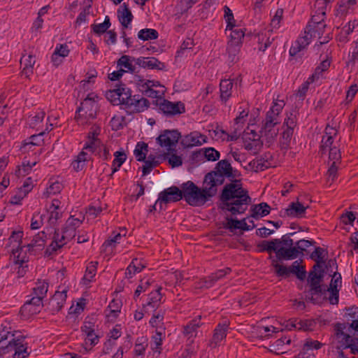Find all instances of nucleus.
<instances>
[{"label":"nucleus","instance_id":"f3484780","mask_svg":"<svg viewBox=\"0 0 358 358\" xmlns=\"http://www.w3.org/2000/svg\"><path fill=\"white\" fill-rule=\"evenodd\" d=\"M303 255V249L299 247L291 246L289 248L280 247L276 252L278 262L283 260H292Z\"/></svg>","mask_w":358,"mask_h":358},{"label":"nucleus","instance_id":"4c0bfd02","mask_svg":"<svg viewBox=\"0 0 358 358\" xmlns=\"http://www.w3.org/2000/svg\"><path fill=\"white\" fill-rule=\"evenodd\" d=\"M328 127L325 129V135L322 136L321 145L320 146L319 152L321 153L322 155L325 154L329 149L331 148V145L334 143V137L331 133L327 132Z\"/></svg>","mask_w":358,"mask_h":358},{"label":"nucleus","instance_id":"338daca9","mask_svg":"<svg viewBox=\"0 0 358 358\" xmlns=\"http://www.w3.org/2000/svg\"><path fill=\"white\" fill-rule=\"evenodd\" d=\"M162 332L157 331L156 334L152 337V340L154 343V345H152V349L159 352H160L162 349L161 346L162 345Z\"/></svg>","mask_w":358,"mask_h":358},{"label":"nucleus","instance_id":"5701e85b","mask_svg":"<svg viewBox=\"0 0 358 358\" xmlns=\"http://www.w3.org/2000/svg\"><path fill=\"white\" fill-rule=\"evenodd\" d=\"M136 64L143 68L149 69L163 70L165 64L155 57H139L136 60Z\"/></svg>","mask_w":358,"mask_h":358},{"label":"nucleus","instance_id":"3c124183","mask_svg":"<svg viewBox=\"0 0 358 358\" xmlns=\"http://www.w3.org/2000/svg\"><path fill=\"white\" fill-rule=\"evenodd\" d=\"M62 236L60 238L59 241H69L72 240L76 235V229L70 227L69 225L65 224L64 227L62 229Z\"/></svg>","mask_w":358,"mask_h":358},{"label":"nucleus","instance_id":"f257e3e1","mask_svg":"<svg viewBox=\"0 0 358 358\" xmlns=\"http://www.w3.org/2000/svg\"><path fill=\"white\" fill-rule=\"evenodd\" d=\"M106 98L113 106H124L128 114L136 113V109L141 103V96L138 94L132 95V91L126 84L120 83L115 88L106 92Z\"/></svg>","mask_w":358,"mask_h":358},{"label":"nucleus","instance_id":"a878e982","mask_svg":"<svg viewBox=\"0 0 358 358\" xmlns=\"http://www.w3.org/2000/svg\"><path fill=\"white\" fill-rule=\"evenodd\" d=\"M231 271V269L229 267L217 271L204 279L201 287L206 288L212 287L217 280L224 277L227 274L230 273Z\"/></svg>","mask_w":358,"mask_h":358},{"label":"nucleus","instance_id":"7ed1b4c3","mask_svg":"<svg viewBox=\"0 0 358 358\" xmlns=\"http://www.w3.org/2000/svg\"><path fill=\"white\" fill-rule=\"evenodd\" d=\"M180 187L182 199L192 206H201L212 197L207 187L201 189L190 180L181 184Z\"/></svg>","mask_w":358,"mask_h":358},{"label":"nucleus","instance_id":"864d4df0","mask_svg":"<svg viewBox=\"0 0 358 358\" xmlns=\"http://www.w3.org/2000/svg\"><path fill=\"white\" fill-rule=\"evenodd\" d=\"M278 122L277 121H273V120H265V122L264 123L261 130H260V132L262 133V132H264V134L266 136H268L269 134L271 135V136H277L278 135V131L277 132H274L273 134L271 133V131L273 129V128L278 124Z\"/></svg>","mask_w":358,"mask_h":358},{"label":"nucleus","instance_id":"6e6552de","mask_svg":"<svg viewBox=\"0 0 358 358\" xmlns=\"http://www.w3.org/2000/svg\"><path fill=\"white\" fill-rule=\"evenodd\" d=\"M182 199V188L173 185L159 193L156 203H159V210H164L163 204L178 202Z\"/></svg>","mask_w":358,"mask_h":358},{"label":"nucleus","instance_id":"9d476101","mask_svg":"<svg viewBox=\"0 0 358 358\" xmlns=\"http://www.w3.org/2000/svg\"><path fill=\"white\" fill-rule=\"evenodd\" d=\"M44 303L41 301L40 297H31L20 308V314L23 320H28L32 315L38 314L41 312Z\"/></svg>","mask_w":358,"mask_h":358},{"label":"nucleus","instance_id":"8fccbe9b","mask_svg":"<svg viewBox=\"0 0 358 358\" xmlns=\"http://www.w3.org/2000/svg\"><path fill=\"white\" fill-rule=\"evenodd\" d=\"M249 139L251 140L250 138ZM252 143H248L245 145V149L252 151L254 155H257L263 147V142L261 141L260 137L252 138Z\"/></svg>","mask_w":358,"mask_h":358},{"label":"nucleus","instance_id":"423d86ee","mask_svg":"<svg viewBox=\"0 0 358 358\" xmlns=\"http://www.w3.org/2000/svg\"><path fill=\"white\" fill-rule=\"evenodd\" d=\"M152 103L166 116L171 117L185 113V106L182 101L172 102L165 99L152 101Z\"/></svg>","mask_w":358,"mask_h":358},{"label":"nucleus","instance_id":"e433bc0d","mask_svg":"<svg viewBox=\"0 0 358 358\" xmlns=\"http://www.w3.org/2000/svg\"><path fill=\"white\" fill-rule=\"evenodd\" d=\"M211 171L224 174L227 178L231 176V165L227 159H222L216 164L215 169Z\"/></svg>","mask_w":358,"mask_h":358},{"label":"nucleus","instance_id":"a19ab883","mask_svg":"<svg viewBox=\"0 0 358 358\" xmlns=\"http://www.w3.org/2000/svg\"><path fill=\"white\" fill-rule=\"evenodd\" d=\"M159 37V33L154 29H143L138 33V38L142 41L155 40Z\"/></svg>","mask_w":358,"mask_h":358},{"label":"nucleus","instance_id":"f03ea898","mask_svg":"<svg viewBox=\"0 0 358 358\" xmlns=\"http://www.w3.org/2000/svg\"><path fill=\"white\" fill-rule=\"evenodd\" d=\"M220 203L218 208L223 211H228L231 206L236 208L241 206L249 205L252 202V199L246 189H237L233 184H226L219 196Z\"/></svg>","mask_w":358,"mask_h":358},{"label":"nucleus","instance_id":"774afa93","mask_svg":"<svg viewBox=\"0 0 358 358\" xmlns=\"http://www.w3.org/2000/svg\"><path fill=\"white\" fill-rule=\"evenodd\" d=\"M341 221L344 224H353L355 220L356 219L355 213L352 211H347L345 214L341 215Z\"/></svg>","mask_w":358,"mask_h":358},{"label":"nucleus","instance_id":"dca6fc26","mask_svg":"<svg viewBox=\"0 0 358 358\" xmlns=\"http://www.w3.org/2000/svg\"><path fill=\"white\" fill-rule=\"evenodd\" d=\"M331 276L332 279L329 287H327V291L330 293L328 300L331 304L336 305L338 303L339 289L338 287L341 286L342 278L341 273L336 271Z\"/></svg>","mask_w":358,"mask_h":358},{"label":"nucleus","instance_id":"2eb2a0df","mask_svg":"<svg viewBox=\"0 0 358 358\" xmlns=\"http://www.w3.org/2000/svg\"><path fill=\"white\" fill-rule=\"evenodd\" d=\"M225 178L226 176L224 174L212 171L208 173L205 176L203 183L206 185H209L208 187H207V189L208 191L210 190L211 193L210 194H212V197L214 196L217 193L216 187L224 184Z\"/></svg>","mask_w":358,"mask_h":358},{"label":"nucleus","instance_id":"bf43d9fd","mask_svg":"<svg viewBox=\"0 0 358 358\" xmlns=\"http://www.w3.org/2000/svg\"><path fill=\"white\" fill-rule=\"evenodd\" d=\"M200 320L201 317H199V319H194L190 321L185 327H184L183 334L186 336H189L195 331L201 325L199 322Z\"/></svg>","mask_w":358,"mask_h":358},{"label":"nucleus","instance_id":"473e14b6","mask_svg":"<svg viewBox=\"0 0 358 358\" xmlns=\"http://www.w3.org/2000/svg\"><path fill=\"white\" fill-rule=\"evenodd\" d=\"M162 289L161 287L156 289L155 292H152L148 295V301L147 302L146 305H145L143 307H151L152 308L157 309L161 304V301L162 299V295L160 292V290Z\"/></svg>","mask_w":358,"mask_h":358},{"label":"nucleus","instance_id":"c03bdc74","mask_svg":"<svg viewBox=\"0 0 358 358\" xmlns=\"http://www.w3.org/2000/svg\"><path fill=\"white\" fill-rule=\"evenodd\" d=\"M114 156L115 159L112 164L113 173L117 172L127 159V155L124 151H117L114 153Z\"/></svg>","mask_w":358,"mask_h":358},{"label":"nucleus","instance_id":"bb28decb","mask_svg":"<svg viewBox=\"0 0 358 358\" xmlns=\"http://www.w3.org/2000/svg\"><path fill=\"white\" fill-rule=\"evenodd\" d=\"M117 17L124 28H127L129 24L131 22L134 16L126 3H123L117 10Z\"/></svg>","mask_w":358,"mask_h":358},{"label":"nucleus","instance_id":"de8ad7c7","mask_svg":"<svg viewBox=\"0 0 358 358\" xmlns=\"http://www.w3.org/2000/svg\"><path fill=\"white\" fill-rule=\"evenodd\" d=\"M97 265V262H91L88 264L85 271V274L83 278V280L85 281V284L91 282L92 279L94 277L96 273Z\"/></svg>","mask_w":358,"mask_h":358},{"label":"nucleus","instance_id":"13d9d810","mask_svg":"<svg viewBox=\"0 0 358 358\" xmlns=\"http://www.w3.org/2000/svg\"><path fill=\"white\" fill-rule=\"evenodd\" d=\"M36 164V162L33 164H30L29 161H24L22 162V166H18L17 169L15 171V174L20 176H25L27 174L29 173L31 170V168Z\"/></svg>","mask_w":358,"mask_h":358},{"label":"nucleus","instance_id":"c85d7f7f","mask_svg":"<svg viewBox=\"0 0 358 358\" xmlns=\"http://www.w3.org/2000/svg\"><path fill=\"white\" fill-rule=\"evenodd\" d=\"M310 43V38L308 35L299 37L289 50V55L294 57L305 49Z\"/></svg>","mask_w":358,"mask_h":358},{"label":"nucleus","instance_id":"4d7b16f0","mask_svg":"<svg viewBox=\"0 0 358 358\" xmlns=\"http://www.w3.org/2000/svg\"><path fill=\"white\" fill-rule=\"evenodd\" d=\"M220 152L214 148H207L203 149V157L208 161L215 162L219 159Z\"/></svg>","mask_w":358,"mask_h":358},{"label":"nucleus","instance_id":"a211bd4d","mask_svg":"<svg viewBox=\"0 0 358 358\" xmlns=\"http://www.w3.org/2000/svg\"><path fill=\"white\" fill-rule=\"evenodd\" d=\"M23 236L22 231H13L11 235L8 238L9 243L10 244L13 241L17 242L18 245L16 249L12 250V254L13 255V258L15 264L22 265L23 263L25 262L24 259H20V252L22 250V248L25 247V245L22 246V238Z\"/></svg>","mask_w":358,"mask_h":358},{"label":"nucleus","instance_id":"0e129e2a","mask_svg":"<svg viewBox=\"0 0 358 358\" xmlns=\"http://www.w3.org/2000/svg\"><path fill=\"white\" fill-rule=\"evenodd\" d=\"M117 66H124L131 73L135 72V66L132 65L131 62H129V56L128 55H122L117 62Z\"/></svg>","mask_w":358,"mask_h":358},{"label":"nucleus","instance_id":"37998d69","mask_svg":"<svg viewBox=\"0 0 358 358\" xmlns=\"http://www.w3.org/2000/svg\"><path fill=\"white\" fill-rule=\"evenodd\" d=\"M294 132L289 129H285L282 133V137L280 140V147L281 150L285 152L290 148V142Z\"/></svg>","mask_w":358,"mask_h":358},{"label":"nucleus","instance_id":"e2e57ef3","mask_svg":"<svg viewBox=\"0 0 358 358\" xmlns=\"http://www.w3.org/2000/svg\"><path fill=\"white\" fill-rule=\"evenodd\" d=\"M296 126V117L293 113H290L287 115V117L285 119L282 127H286L285 129H289L294 132V129Z\"/></svg>","mask_w":358,"mask_h":358},{"label":"nucleus","instance_id":"09e8293b","mask_svg":"<svg viewBox=\"0 0 358 358\" xmlns=\"http://www.w3.org/2000/svg\"><path fill=\"white\" fill-rule=\"evenodd\" d=\"M224 20L227 22L226 31L232 30L236 27V20H234L232 10L227 6H224Z\"/></svg>","mask_w":358,"mask_h":358},{"label":"nucleus","instance_id":"4468645a","mask_svg":"<svg viewBox=\"0 0 358 358\" xmlns=\"http://www.w3.org/2000/svg\"><path fill=\"white\" fill-rule=\"evenodd\" d=\"M309 286L308 294L310 296L308 300L313 304L321 303L323 300L328 299L325 296L327 288L324 285L308 283Z\"/></svg>","mask_w":358,"mask_h":358},{"label":"nucleus","instance_id":"5fc2aeb1","mask_svg":"<svg viewBox=\"0 0 358 358\" xmlns=\"http://www.w3.org/2000/svg\"><path fill=\"white\" fill-rule=\"evenodd\" d=\"M121 306V301L113 299L108 306V308L110 309V313L108 314H106V316H113V317L116 318L118 315V313H120Z\"/></svg>","mask_w":358,"mask_h":358},{"label":"nucleus","instance_id":"f8f14e48","mask_svg":"<svg viewBox=\"0 0 358 358\" xmlns=\"http://www.w3.org/2000/svg\"><path fill=\"white\" fill-rule=\"evenodd\" d=\"M229 324L230 322L227 320L218 323L214 329L213 337L208 343V346L210 348L214 349L217 348L220 345L221 341L226 338Z\"/></svg>","mask_w":358,"mask_h":358},{"label":"nucleus","instance_id":"aec40b11","mask_svg":"<svg viewBox=\"0 0 358 358\" xmlns=\"http://www.w3.org/2000/svg\"><path fill=\"white\" fill-rule=\"evenodd\" d=\"M325 273V268H324L323 265L320 266V262H317V264H315L308 272L307 282L323 285Z\"/></svg>","mask_w":358,"mask_h":358},{"label":"nucleus","instance_id":"4be33fe9","mask_svg":"<svg viewBox=\"0 0 358 358\" xmlns=\"http://www.w3.org/2000/svg\"><path fill=\"white\" fill-rule=\"evenodd\" d=\"M47 234L45 231H42L38 232L34 238L31 241L28 243L25 247L28 248V252L30 254H36L37 250H42L45 244V239Z\"/></svg>","mask_w":358,"mask_h":358},{"label":"nucleus","instance_id":"72a5a7b5","mask_svg":"<svg viewBox=\"0 0 358 358\" xmlns=\"http://www.w3.org/2000/svg\"><path fill=\"white\" fill-rule=\"evenodd\" d=\"M199 138V134L196 132L190 133L181 141V145L185 148L201 145L203 142H201Z\"/></svg>","mask_w":358,"mask_h":358},{"label":"nucleus","instance_id":"b1692460","mask_svg":"<svg viewBox=\"0 0 358 358\" xmlns=\"http://www.w3.org/2000/svg\"><path fill=\"white\" fill-rule=\"evenodd\" d=\"M301 266L299 265V261H295L289 267L279 264L278 263H275L273 268H275V273L277 276L287 278L290 273L294 274L295 272L301 268Z\"/></svg>","mask_w":358,"mask_h":358},{"label":"nucleus","instance_id":"2f4dec72","mask_svg":"<svg viewBox=\"0 0 358 358\" xmlns=\"http://www.w3.org/2000/svg\"><path fill=\"white\" fill-rule=\"evenodd\" d=\"M233 83L231 80L224 79L221 80L220 84L221 100L226 102L231 95Z\"/></svg>","mask_w":358,"mask_h":358},{"label":"nucleus","instance_id":"393cba45","mask_svg":"<svg viewBox=\"0 0 358 358\" xmlns=\"http://www.w3.org/2000/svg\"><path fill=\"white\" fill-rule=\"evenodd\" d=\"M268 155L270 154L266 153L264 155H262L259 158L252 160L249 162L248 166L253 171L256 173H258L259 171H263L268 169L271 166V163L268 162ZM272 156L270 155V159H272Z\"/></svg>","mask_w":358,"mask_h":358},{"label":"nucleus","instance_id":"680f3d73","mask_svg":"<svg viewBox=\"0 0 358 358\" xmlns=\"http://www.w3.org/2000/svg\"><path fill=\"white\" fill-rule=\"evenodd\" d=\"M294 236V234H284L281 238H276L277 244L278 247L282 245V247L289 248L294 245V240L292 238Z\"/></svg>","mask_w":358,"mask_h":358},{"label":"nucleus","instance_id":"79ce46f5","mask_svg":"<svg viewBox=\"0 0 358 358\" xmlns=\"http://www.w3.org/2000/svg\"><path fill=\"white\" fill-rule=\"evenodd\" d=\"M356 3L355 0H341L337 3L336 15H345L351 6Z\"/></svg>","mask_w":358,"mask_h":358},{"label":"nucleus","instance_id":"69168bd1","mask_svg":"<svg viewBox=\"0 0 358 358\" xmlns=\"http://www.w3.org/2000/svg\"><path fill=\"white\" fill-rule=\"evenodd\" d=\"M69 53V50L68 49L66 44H61L56 47L55 52H53V58H55L56 57H65L68 56Z\"/></svg>","mask_w":358,"mask_h":358},{"label":"nucleus","instance_id":"7c9ffc66","mask_svg":"<svg viewBox=\"0 0 358 358\" xmlns=\"http://www.w3.org/2000/svg\"><path fill=\"white\" fill-rule=\"evenodd\" d=\"M100 131L101 128L99 126L94 124L92 127L91 131L88 134L89 141L85 143L83 149L90 150L92 152L94 151L95 142L98 140L96 137L99 135Z\"/></svg>","mask_w":358,"mask_h":358},{"label":"nucleus","instance_id":"ddd939ff","mask_svg":"<svg viewBox=\"0 0 358 358\" xmlns=\"http://www.w3.org/2000/svg\"><path fill=\"white\" fill-rule=\"evenodd\" d=\"M275 241H277L276 238L270 241H262L257 245L259 252H266L269 254L268 259H271L273 267H274L275 263H278L276 252H278V250L280 248Z\"/></svg>","mask_w":358,"mask_h":358},{"label":"nucleus","instance_id":"603ef678","mask_svg":"<svg viewBox=\"0 0 358 358\" xmlns=\"http://www.w3.org/2000/svg\"><path fill=\"white\" fill-rule=\"evenodd\" d=\"M291 339L287 338L286 336L282 337L275 341L271 347L272 349H271V352H275V354H282L283 352L280 351V347L283 346L285 343L290 344L291 343Z\"/></svg>","mask_w":358,"mask_h":358},{"label":"nucleus","instance_id":"39448f33","mask_svg":"<svg viewBox=\"0 0 358 358\" xmlns=\"http://www.w3.org/2000/svg\"><path fill=\"white\" fill-rule=\"evenodd\" d=\"M180 138L181 134L178 129H164L161 132L156 141L161 147L167 148L168 152L164 155V158L176 152V144Z\"/></svg>","mask_w":358,"mask_h":358},{"label":"nucleus","instance_id":"f704fd0d","mask_svg":"<svg viewBox=\"0 0 358 358\" xmlns=\"http://www.w3.org/2000/svg\"><path fill=\"white\" fill-rule=\"evenodd\" d=\"M48 282L43 280H38L36 283V286L32 289L33 297H40L41 301H43V299L46 296L48 290Z\"/></svg>","mask_w":358,"mask_h":358},{"label":"nucleus","instance_id":"ea45409f","mask_svg":"<svg viewBox=\"0 0 358 358\" xmlns=\"http://www.w3.org/2000/svg\"><path fill=\"white\" fill-rule=\"evenodd\" d=\"M145 266L142 264L138 259H134L126 269L125 275L127 278H132L136 273L141 272Z\"/></svg>","mask_w":358,"mask_h":358},{"label":"nucleus","instance_id":"1a4fd4ad","mask_svg":"<svg viewBox=\"0 0 358 358\" xmlns=\"http://www.w3.org/2000/svg\"><path fill=\"white\" fill-rule=\"evenodd\" d=\"M12 338L8 341L6 346H0V354L5 355L14 350L13 358H26L29 353L27 352V348L24 346L21 339H15L14 334H11Z\"/></svg>","mask_w":358,"mask_h":358},{"label":"nucleus","instance_id":"a18cd8bd","mask_svg":"<svg viewBox=\"0 0 358 358\" xmlns=\"http://www.w3.org/2000/svg\"><path fill=\"white\" fill-rule=\"evenodd\" d=\"M325 27H322V26L317 27V24H308L305 29V34L306 35H310L309 38L312 37H318L320 38L321 36L324 32Z\"/></svg>","mask_w":358,"mask_h":358},{"label":"nucleus","instance_id":"6ab92c4d","mask_svg":"<svg viewBox=\"0 0 358 358\" xmlns=\"http://www.w3.org/2000/svg\"><path fill=\"white\" fill-rule=\"evenodd\" d=\"M308 206H304L301 203L292 202L289 204L287 208H286L282 214L280 212L281 217H303L306 213V209Z\"/></svg>","mask_w":358,"mask_h":358},{"label":"nucleus","instance_id":"0eeeda50","mask_svg":"<svg viewBox=\"0 0 358 358\" xmlns=\"http://www.w3.org/2000/svg\"><path fill=\"white\" fill-rule=\"evenodd\" d=\"M348 325V322H336L334 325V336L339 343V345L336 348L337 351H343L345 349L349 348V347H351L350 342L357 340V335L353 334V336H352L350 334L344 332Z\"/></svg>","mask_w":358,"mask_h":358},{"label":"nucleus","instance_id":"49530a36","mask_svg":"<svg viewBox=\"0 0 358 358\" xmlns=\"http://www.w3.org/2000/svg\"><path fill=\"white\" fill-rule=\"evenodd\" d=\"M325 252L327 255V251L322 248L316 247L315 250L310 254V258L317 264L320 262V265L322 266L325 263V256L323 253Z\"/></svg>","mask_w":358,"mask_h":358},{"label":"nucleus","instance_id":"c9c22d12","mask_svg":"<svg viewBox=\"0 0 358 358\" xmlns=\"http://www.w3.org/2000/svg\"><path fill=\"white\" fill-rule=\"evenodd\" d=\"M241 45L242 44L240 43H235L230 41H228L227 50L230 62L236 63L238 61V54L240 52Z\"/></svg>","mask_w":358,"mask_h":358},{"label":"nucleus","instance_id":"c756f323","mask_svg":"<svg viewBox=\"0 0 358 358\" xmlns=\"http://www.w3.org/2000/svg\"><path fill=\"white\" fill-rule=\"evenodd\" d=\"M36 62L34 57L32 55H29L27 57L22 56L20 59L21 65H24L22 71V74L29 78L33 73V67Z\"/></svg>","mask_w":358,"mask_h":358},{"label":"nucleus","instance_id":"6e6d98bb","mask_svg":"<svg viewBox=\"0 0 358 358\" xmlns=\"http://www.w3.org/2000/svg\"><path fill=\"white\" fill-rule=\"evenodd\" d=\"M231 31V34H230V41H233L235 43L242 44V39L245 36V31L243 29L233 28Z\"/></svg>","mask_w":358,"mask_h":358},{"label":"nucleus","instance_id":"052dcab7","mask_svg":"<svg viewBox=\"0 0 358 358\" xmlns=\"http://www.w3.org/2000/svg\"><path fill=\"white\" fill-rule=\"evenodd\" d=\"M92 8V5L87 4L85 5L83 8V10L78 15L75 24L76 25L80 26L81 23L87 21V17L90 14V9Z\"/></svg>","mask_w":358,"mask_h":358},{"label":"nucleus","instance_id":"412c9836","mask_svg":"<svg viewBox=\"0 0 358 358\" xmlns=\"http://www.w3.org/2000/svg\"><path fill=\"white\" fill-rule=\"evenodd\" d=\"M344 317L348 322L351 321L348 328V331H355L354 334L358 336V307L352 306L345 308Z\"/></svg>","mask_w":358,"mask_h":358},{"label":"nucleus","instance_id":"20e7f679","mask_svg":"<svg viewBox=\"0 0 358 358\" xmlns=\"http://www.w3.org/2000/svg\"><path fill=\"white\" fill-rule=\"evenodd\" d=\"M98 107L95 101L88 94L87 96L80 103V106L78 107L75 120L81 125L90 124V120L96 117Z\"/></svg>","mask_w":358,"mask_h":358},{"label":"nucleus","instance_id":"9b49d317","mask_svg":"<svg viewBox=\"0 0 358 358\" xmlns=\"http://www.w3.org/2000/svg\"><path fill=\"white\" fill-rule=\"evenodd\" d=\"M66 291L55 292V294L49 299L48 302L44 304L46 310L52 314L59 312L64 306L66 300Z\"/></svg>","mask_w":358,"mask_h":358},{"label":"nucleus","instance_id":"58836bf2","mask_svg":"<svg viewBox=\"0 0 358 358\" xmlns=\"http://www.w3.org/2000/svg\"><path fill=\"white\" fill-rule=\"evenodd\" d=\"M148 152V144L145 142L140 141L137 143L135 150L134 151V154L137 161L143 162L145 161Z\"/></svg>","mask_w":358,"mask_h":358},{"label":"nucleus","instance_id":"cd10ccee","mask_svg":"<svg viewBox=\"0 0 358 358\" xmlns=\"http://www.w3.org/2000/svg\"><path fill=\"white\" fill-rule=\"evenodd\" d=\"M271 207L265 202H262L259 204L252 205L250 207V217L258 220L259 217L266 216L270 213Z\"/></svg>","mask_w":358,"mask_h":358}]
</instances>
